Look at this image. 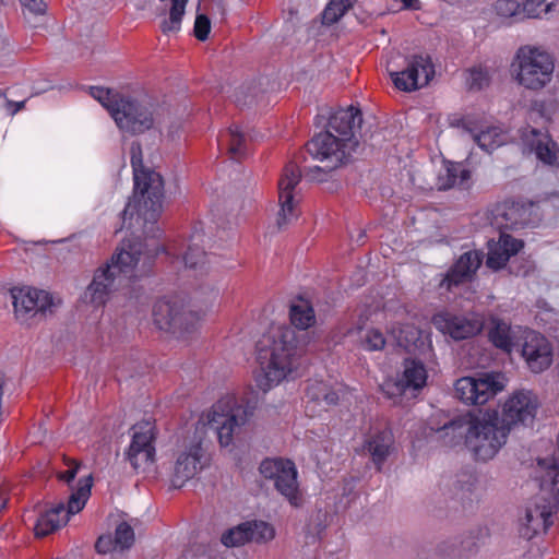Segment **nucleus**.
I'll list each match as a JSON object with an SVG mask.
<instances>
[{
  "mask_svg": "<svg viewBox=\"0 0 559 559\" xmlns=\"http://www.w3.org/2000/svg\"><path fill=\"white\" fill-rule=\"evenodd\" d=\"M218 146L226 150L235 160L240 159L247 154V138L238 126H231L219 134Z\"/></svg>",
  "mask_w": 559,
  "mask_h": 559,
  "instance_id": "obj_30",
  "label": "nucleus"
},
{
  "mask_svg": "<svg viewBox=\"0 0 559 559\" xmlns=\"http://www.w3.org/2000/svg\"><path fill=\"white\" fill-rule=\"evenodd\" d=\"M211 14L213 16L218 15L221 21L225 19L226 10L223 0H211Z\"/></svg>",
  "mask_w": 559,
  "mask_h": 559,
  "instance_id": "obj_54",
  "label": "nucleus"
},
{
  "mask_svg": "<svg viewBox=\"0 0 559 559\" xmlns=\"http://www.w3.org/2000/svg\"><path fill=\"white\" fill-rule=\"evenodd\" d=\"M91 96L98 100L103 107H105L110 116L114 118V114L116 109L120 108V104L126 97H121L118 93H114L109 88H104L99 86L91 87Z\"/></svg>",
  "mask_w": 559,
  "mask_h": 559,
  "instance_id": "obj_36",
  "label": "nucleus"
},
{
  "mask_svg": "<svg viewBox=\"0 0 559 559\" xmlns=\"http://www.w3.org/2000/svg\"><path fill=\"white\" fill-rule=\"evenodd\" d=\"M466 130L472 134L474 142L486 153H491L508 141L507 132L498 126L487 127L479 132H474L468 128Z\"/></svg>",
  "mask_w": 559,
  "mask_h": 559,
  "instance_id": "obj_32",
  "label": "nucleus"
},
{
  "mask_svg": "<svg viewBox=\"0 0 559 559\" xmlns=\"http://www.w3.org/2000/svg\"><path fill=\"white\" fill-rule=\"evenodd\" d=\"M307 152L313 159L319 162H331L334 165H342L354 150L349 144L341 141L334 133L329 131L314 135L307 144Z\"/></svg>",
  "mask_w": 559,
  "mask_h": 559,
  "instance_id": "obj_20",
  "label": "nucleus"
},
{
  "mask_svg": "<svg viewBox=\"0 0 559 559\" xmlns=\"http://www.w3.org/2000/svg\"><path fill=\"white\" fill-rule=\"evenodd\" d=\"M202 242L203 233L195 229L190 237L189 246L182 257L186 267L200 274L207 272L211 264L210 257L201 247Z\"/></svg>",
  "mask_w": 559,
  "mask_h": 559,
  "instance_id": "obj_28",
  "label": "nucleus"
},
{
  "mask_svg": "<svg viewBox=\"0 0 559 559\" xmlns=\"http://www.w3.org/2000/svg\"><path fill=\"white\" fill-rule=\"evenodd\" d=\"M432 324L444 335L455 341L466 340L477 335L484 328V319L480 314H457L449 311L436 313Z\"/></svg>",
  "mask_w": 559,
  "mask_h": 559,
  "instance_id": "obj_16",
  "label": "nucleus"
},
{
  "mask_svg": "<svg viewBox=\"0 0 559 559\" xmlns=\"http://www.w3.org/2000/svg\"><path fill=\"white\" fill-rule=\"evenodd\" d=\"M534 479L538 483L543 492L548 495V507L536 506L534 509H527L524 518L521 534L531 539L540 531L546 532L552 524L551 509L559 503V453L551 457L538 459L534 467Z\"/></svg>",
  "mask_w": 559,
  "mask_h": 559,
  "instance_id": "obj_4",
  "label": "nucleus"
},
{
  "mask_svg": "<svg viewBox=\"0 0 559 559\" xmlns=\"http://www.w3.org/2000/svg\"><path fill=\"white\" fill-rule=\"evenodd\" d=\"M258 93V84L252 80L235 87L230 97L237 107L243 108L250 107L257 102Z\"/></svg>",
  "mask_w": 559,
  "mask_h": 559,
  "instance_id": "obj_35",
  "label": "nucleus"
},
{
  "mask_svg": "<svg viewBox=\"0 0 559 559\" xmlns=\"http://www.w3.org/2000/svg\"><path fill=\"white\" fill-rule=\"evenodd\" d=\"M251 415L252 412L242 405L233 406L227 413H224L222 405L218 404L213 407L209 428L216 432L222 447H228L233 442V436Z\"/></svg>",
  "mask_w": 559,
  "mask_h": 559,
  "instance_id": "obj_18",
  "label": "nucleus"
},
{
  "mask_svg": "<svg viewBox=\"0 0 559 559\" xmlns=\"http://www.w3.org/2000/svg\"><path fill=\"white\" fill-rule=\"evenodd\" d=\"M405 9L418 10L420 8L419 0H402Z\"/></svg>",
  "mask_w": 559,
  "mask_h": 559,
  "instance_id": "obj_55",
  "label": "nucleus"
},
{
  "mask_svg": "<svg viewBox=\"0 0 559 559\" xmlns=\"http://www.w3.org/2000/svg\"><path fill=\"white\" fill-rule=\"evenodd\" d=\"M427 370L425 365L417 359H405L403 362V372L396 380H386L381 385L383 394L397 403V399L411 392L413 396L426 385Z\"/></svg>",
  "mask_w": 559,
  "mask_h": 559,
  "instance_id": "obj_13",
  "label": "nucleus"
},
{
  "mask_svg": "<svg viewBox=\"0 0 559 559\" xmlns=\"http://www.w3.org/2000/svg\"><path fill=\"white\" fill-rule=\"evenodd\" d=\"M247 527L249 526L247 525V522H245L236 527L229 528L222 535V544L226 547H237L248 543L249 538Z\"/></svg>",
  "mask_w": 559,
  "mask_h": 559,
  "instance_id": "obj_42",
  "label": "nucleus"
},
{
  "mask_svg": "<svg viewBox=\"0 0 559 559\" xmlns=\"http://www.w3.org/2000/svg\"><path fill=\"white\" fill-rule=\"evenodd\" d=\"M504 380L500 372L463 377L455 382V396L466 405H483L504 389Z\"/></svg>",
  "mask_w": 559,
  "mask_h": 559,
  "instance_id": "obj_9",
  "label": "nucleus"
},
{
  "mask_svg": "<svg viewBox=\"0 0 559 559\" xmlns=\"http://www.w3.org/2000/svg\"><path fill=\"white\" fill-rule=\"evenodd\" d=\"M457 537L449 538L437 546V552L445 558H462Z\"/></svg>",
  "mask_w": 559,
  "mask_h": 559,
  "instance_id": "obj_49",
  "label": "nucleus"
},
{
  "mask_svg": "<svg viewBox=\"0 0 559 559\" xmlns=\"http://www.w3.org/2000/svg\"><path fill=\"white\" fill-rule=\"evenodd\" d=\"M321 163L323 164L322 166L317 165L313 167H308L305 170V177L309 180L321 182V181L326 180L330 173H332L333 170H335L337 167L341 166V165H334L331 162H321Z\"/></svg>",
  "mask_w": 559,
  "mask_h": 559,
  "instance_id": "obj_46",
  "label": "nucleus"
},
{
  "mask_svg": "<svg viewBox=\"0 0 559 559\" xmlns=\"http://www.w3.org/2000/svg\"><path fill=\"white\" fill-rule=\"evenodd\" d=\"M473 413L457 416L436 430L438 440L447 447H455L464 441L467 447V438L471 431Z\"/></svg>",
  "mask_w": 559,
  "mask_h": 559,
  "instance_id": "obj_26",
  "label": "nucleus"
},
{
  "mask_svg": "<svg viewBox=\"0 0 559 559\" xmlns=\"http://www.w3.org/2000/svg\"><path fill=\"white\" fill-rule=\"evenodd\" d=\"M466 82L469 90L480 91L489 85L490 79L486 70L474 68L468 71Z\"/></svg>",
  "mask_w": 559,
  "mask_h": 559,
  "instance_id": "obj_47",
  "label": "nucleus"
},
{
  "mask_svg": "<svg viewBox=\"0 0 559 559\" xmlns=\"http://www.w3.org/2000/svg\"><path fill=\"white\" fill-rule=\"evenodd\" d=\"M114 120L122 132L132 135L143 133L156 123L153 107L131 98L122 100L120 108L115 110Z\"/></svg>",
  "mask_w": 559,
  "mask_h": 559,
  "instance_id": "obj_14",
  "label": "nucleus"
},
{
  "mask_svg": "<svg viewBox=\"0 0 559 559\" xmlns=\"http://www.w3.org/2000/svg\"><path fill=\"white\" fill-rule=\"evenodd\" d=\"M432 74L433 68L429 57L414 55L408 59L403 71L391 72V79L396 88L411 92L426 86Z\"/></svg>",
  "mask_w": 559,
  "mask_h": 559,
  "instance_id": "obj_21",
  "label": "nucleus"
},
{
  "mask_svg": "<svg viewBox=\"0 0 559 559\" xmlns=\"http://www.w3.org/2000/svg\"><path fill=\"white\" fill-rule=\"evenodd\" d=\"M144 3H145V0H140L139 3H136L135 5L139 8V9H142L144 7Z\"/></svg>",
  "mask_w": 559,
  "mask_h": 559,
  "instance_id": "obj_59",
  "label": "nucleus"
},
{
  "mask_svg": "<svg viewBox=\"0 0 559 559\" xmlns=\"http://www.w3.org/2000/svg\"><path fill=\"white\" fill-rule=\"evenodd\" d=\"M384 344L385 338L377 329H370L361 336V346L367 350H380Z\"/></svg>",
  "mask_w": 559,
  "mask_h": 559,
  "instance_id": "obj_48",
  "label": "nucleus"
},
{
  "mask_svg": "<svg viewBox=\"0 0 559 559\" xmlns=\"http://www.w3.org/2000/svg\"><path fill=\"white\" fill-rule=\"evenodd\" d=\"M509 433L497 411L473 414L467 449L476 460L489 461L506 444Z\"/></svg>",
  "mask_w": 559,
  "mask_h": 559,
  "instance_id": "obj_5",
  "label": "nucleus"
},
{
  "mask_svg": "<svg viewBox=\"0 0 559 559\" xmlns=\"http://www.w3.org/2000/svg\"><path fill=\"white\" fill-rule=\"evenodd\" d=\"M393 445V436L391 431L383 430L366 440L364 449L371 456L372 462L380 471L382 464L388 459Z\"/></svg>",
  "mask_w": 559,
  "mask_h": 559,
  "instance_id": "obj_29",
  "label": "nucleus"
},
{
  "mask_svg": "<svg viewBox=\"0 0 559 559\" xmlns=\"http://www.w3.org/2000/svg\"><path fill=\"white\" fill-rule=\"evenodd\" d=\"M355 1L356 0H330L322 14L323 22L329 25L337 22L353 8Z\"/></svg>",
  "mask_w": 559,
  "mask_h": 559,
  "instance_id": "obj_39",
  "label": "nucleus"
},
{
  "mask_svg": "<svg viewBox=\"0 0 559 559\" xmlns=\"http://www.w3.org/2000/svg\"><path fill=\"white\" fill-rule=\"evenodd\" d=\"M481 261L483 257L478 251H467L463 253L448 271L440 286L450 290L453 286H457L469 280L480 266Z\"/></svg>",
  "mask_w": 559,
  "mask_h": 559,
  "instance_id": "obj_25",
  "label": "nucleus"
},
{
  "mask_svg": "<svg viewBox=\"0 0 559 559\" xmlns=\"http://www.w3.org/2000/svg\"><path fill=\"white\" fill-rule=\"evenodd\" d=\"M247 525L249 526L247 527L249 542L265 543L275 535L273 526L266 522L252 521L247 522Z\"/></svg>",
  "mask_w": 559,
  "mask_h": 559,
  "instance_id": "obj_40",
  "label": "nucleus"
},
{
  "mask_svg": "<svg viewBox=\"0 0 559 559\" xmlns=\"http://www.w3.org/2000/svg\"><path fill=\"white\" fill-rule=\"evenodd\" d=\"M515 210H516V209H515V206H514V205H513L512 207H510V209H509V211L506 213V218H507V219H511V217H512V215H513V213H514V211H515Z\"/></svg>",
  "mask_w": 559,
  "mask_h": 559,
  "instance_id": "obj_58",
  "label": "nucleus"
},
{
  "mask_svg": "<svg viewBox=\"0 0 559 559\" xmlns=\"http://www.w3.org/2000/svg\"><path fill=\"white\" fill-rule=\"evenodd\" d=\"M118 550H126L134 544V531L127 522H121L115 530L112 536Z\"/></svg>",
  "mask_w": 559,
  "mask_h": 559,
  "instance_id": "obj_43",
  "label": "nucleus"
},
{
  "mask_svg": "<svg viewBox=\"0 0 559 559\" xmlns=\"http://www.w3.org/2000/svg\"><path fill=\"white\" fill-rule=\"evenodd\" d=\"M488 536L487 528H477L468 532L467 534L457 537L460 540V549L462 558H471L474 556L479 548L485 544V539Z\"/></svg>",
  "mask_w": 559,
  "mask_h": 559,
  "instance_id": "obj_34",
  "label": "nucleus"
},
{
  "mask_svg": "<svg viewBox=\"0 0 559 559\" xmlns=\"http://www.w3.org/2000/svg\"><path fill=\"white\" fill-rule=\"evenodd\" d=\"M493 8L501 17H514L515 21H522V5L515 0H497Z\"/></svg>",
  "mask_w": 559,
  "mask_h": 559,
  "instance_id": "obj_44",
  "label": "nucleus"
},
{
  "mask_svg": "<svg viewBox=\"0 0 559 559\" xmlns=\"http://www.w3.org/2000/svg\"><path fill=\"white\" fill-rule=\"evenodd\" d=\"M14 314L19 322L28 323L31 319H44L52 310V297L49 293L32 287H13L10 290Z\"/></svg>",
  "mask_w": 559,
  "mask_h": 559,
  "instance_id": "obj_11",
  "label": "nucleus"
},
{
  "mask_svg": "<svg viewBox=\"0 0 559 559\" xmlns=\"http://www.w3.org/2000/svg\"><path fill=\"white\" fill-rule=\"evenodd\" d=\"M154 439L153 427L150 423L138 424L133 426L132 440L127 452L155 449Z\"/></svg>",
  "mask_w": 559,
  "mask_h": 559,
  "instance_id": "obj_33",
  "label": "nucleus"
},
{
  "mask_svg": "<svg viewBox=\"0 0 559 559\" xmlns=\"http://www.w3.org/2000/svg\"><path fill=\"white\" fill-rule=\"evenodd\" d=\"M126 459L135 471H147L155 460V449L126 452Z\"/></svg>",
  "mask_w": 559,
  "mask_h": 559,
  "instance_id": "obj_41",
  "label": "nucleus"
},
{
  "mask_svg": "<svg viewBox=\"0 0 559 559\" xmlns=\"http://www.w3.org/2000/svg\"><path fill=\"white\" fill-rule=\"evenodd\" d=\"M24 9V13L41 15L46 12V4L43 0H19Z\"/></svg>",
  "mask_w": 559,
  "mask_h": 559,
  "instance_id": "obj_51",
  "label": "nucleus"
},
{
  "mask_svg": "<svg viewBox=\"0 0 559 559\" xmlns=\"http://www.w3.org/2000/svg\"><path fill=\"white\" fill-rule=\"evenodd\" d=\"M354 490V484L353 483H348L345 485L344 487V493L346 495H350Z\"/></svg>",
  "mask_w": 559,
  "mask_h": 559,
  "instance_id": "obj_57",
  "label": "nucleus"
},
{
  "mask_svg": "<svg viewBox=\"0 0 559 559\" xmlns=\"http://www.w3.org/2000/svg\"><path fill=\"white\" fill-rule=\"evenodd\" d=\"M301 178V170L295 162H289L278 180V201L281 209L276 217V226L280 230L286 228L298 216L294 200V190Z\"/></svg>",
  "mask_w": 559,
  "mask_h": 559,
  "instance_id": "obj_17",
  "label": "nucleus"
},
{
  "mask_svg": "<svg viewBox=\"0 0 559 559\" xmlns=\"http://www.w3.org/2000/svg\"><path fill=\"white\" fill-rule=\"evenodd\" d=\"M516 80L525 88L537 91L552 79L554 57L544 48L525 45L515 53Z\"/></svg>",
  "mask_w": 559,
  "mask_h": 559,
  "instance_id": "obj_6",
  "label": "nucleus"
},
{
  "mask_svg": "<svg viewBox=\"0 0 559 559\" xmlns=\"http://www.w3.org/2000/svg\"><path fill=\"white\" fill-rule=\"evenodd\" d=\"M92 488V476L79 480L78 487L69 497L68 506L60 502L57 506L40 512L36 520L34 531L37 537H44L57 531L69 521L70 514L80 512L90 495Z\"/></svg>",
  "mask_w": 559,
  "mask_h": 559,
  "instance_id": "obj_7",
  "label": "nucleus"
},
{
  "mask_svg": "<svg viewBox=\"0 0 559 559\" xmlns=\"http://www.w3.org/2000/svg\"><path fill=\"white\" fill-rule=\"evenodd\" d=\"M522 357L525 359L528 368L533 372H542L547 369L552 361V348L548 340L540 333L525 329L520 347Z\"/></svg>",
  "mask_w": 559,
  "mask_h": 559,
  "instance_id": "obj_19",
  "label": "nucleus"
},
{
  "mask_svg": "<svg viewBox=\"0 0 559 559\" xmlns=\"http://www.w3.org/2000/svg\"><path fill=\"white\" fill-rule=\"evenodd\" d=\"M391 333L397 342V345L408 349L420 338V331L409 323L393 325Z\"/></svg>",
  "mask_w": 559,
  "mask_h": 559,
  "instance_id": "obj_37",
  "label": "nucleus"
},
{
  "mask_svg": "<svg viewBox=\"0 0 559 559\" xmlns=\"http://www.w3.org/2000/svg\"><path fill=\"white\" fill-rule=\"evenodd\" d=\"M361 112L356 107L338 109L329 119L326 131L334 133L341 141L349 144L350 150L358 146L357 132L360 129Z\"/></svg>",
  "mask_w": 559,
  "mask_h": 559,
  "instance_id": "obj_22",
  "label": "nucleus"
},
{
  "mask_svg": "<svg viewBox=\"0 0 559 559\" xmlns=\"http://www.w3.org/2000/svg\"><path fill=\"white\" fill-rule=\"evenodd\" d=\"M523 151L535 153L536 157L545 164H554L557 160L555 142L546 130L527 126L521 130Z\"/></svg>",
  "mask_w": 559,
  "mask_h": 559,
  "instance_id": "obj_23",
  "label": "nucleus"
},
{
  "mask_svg": "<svg viewBox=\"0 0 559 559\" xmlns=\"http://www.w3.org/2000/svg\"><path fill=\"white\" fill-rule=\"evenodd\" d=\"M211 31V21L206 14H198L194 22V35L199 40H205Z\"/></svg>",
  "mask_w": 559,
  "mask_h": 559,
  "instance_id": "obj_50",
  "label": "nucleus"
},
{
  "mask_svg": "<svg viewBox=\"0 0 559 559\" xmlns=\"http://www.w3.org/2000/svg\"><path fill=\"white\" fill-rule=\"evenodd\" d=\"M95 549L98 554H108L118 550L114 537L110 534L99 536L96 540Z\"/></svg>",
  "mask_w": 559,
  "mask_h": 559,
  "instance_id": "obj_52",
  "label": "nucleus"
},
{
  "mask_svg": "<svg viewBox=\"0 0 559 559\" xmlns=\"http://www.w3.org/2000/svg\"><path fill=\"white\" fill-rule=\"evenodd\" d=\"M538 405L537 396L532 391H516L506 401L499 420L509 431L518 425L527 426L533 423Z\"/></svg>",
  "mask_w": 559,
  "mask_h": 559,
  "instance_id": "obj_15",
  "label": "nucleus"
},
{
  "mask_svg": "<svg viewBox=\"0 0 559 559\" xmlns=\"http://www.w3.org/2000/svg\"><path fill=\"white\" fill-rule=\"evenodd\" d=\"M524 242L508 234H500L498 242L489 247L486 264L489 269L498 271L506 266L512 255H515Z\"/></svg>",
  "mask_w": 559,
  "mask_h": 559,
  "instance_id": "obj_27",
  "label": "nucleus"
},
{
  "mask_svg": "<svg viewBox=\"0 0 559 559\" xmlns=\"http://www.w3.org/2000/svg\"><path fill=\"white\" fill-rule=\"evenodd\" d=\"M308 395L316 401L323 400L326 405H335L338 402V394L329 390L323 383H317L309 388Z\"/></svg>",
  "mask_w": 559,
  "mask_h": 559,
  "instance_id": "obj_45",
  "label": "nucleus"
},
{
  "mask_svg": "<svg viewBox=\"0 0 559 559\" xmlns=\"http://www.w3.org/2000/svg\"><path fill=\"white\" fill-rule=\"evenodd\" d=\"M140 259V249L136 245H126L111 257L109 262L99 266L91 284L84 292V301L94 307L104 306L112 292L121 284L123 278H131L134 266Z\"/></svg>",
  "mask_w": 559,
  "mask_h": 559,
  "instance_id": "obj_3",
  "label": "nucleus"
},
{
  "mask_svg": "<svg viewBox=\"0 0 559 559\" xmlns=\"http://www.w3.org/2000/svg\"><path fill=\"white\" fill-rule=\"evenodd\" d=\"M260 474L274 481L275 489L285 497L294 507L301 501L299 485L297 481V469L289 460L265 459L259 466Z\"/></svg>",
  "mask_w": 559,
  "mask_h": 559,
  "instance_id": "obj_10",
  "label": "nucleus"
},
{
  "mask_svg": "<svg viewBox=\"0 0 559 559\" xmlns=\"http://www.w3.org/2000/svg\"><path fill=\"white\" fill-rule=\"evenodd\" d=\"M210 457L200 439H194L177 454L170 483L174 488H181L199 472L209 465Z\"/></svg>",
  "mask_w": 559,
  "mask_h": 559,
  "instance_id": "obj_12",
  "label": "nucleus"
},
{
  "mask_svg": "<svg viewBox=\"0 0 559 559\" xmlns=\"http://www.w3.org/2000/svg\"><path fill=\"white\" fill-rule=\"evenodd\" d=\"M153 319L158 329L182 335L194 329L199 316L187 307L182 298L171 296L154 304Z\"/></svg>",
  "mask_w": 559,
  "mask_h": 559,
  "instance_id": "obj_8",
  "label": "nucleus"
},
{
  "mask_svg": "<svg viewBox=\"0 0 559 559\" xmlns=\"http://www.w3.org/2000/svg\"><path fill=\"white\" fill-rule=\"evenodd\" d=\"M525 329L520 325L513 326L500 318L492 317L489 322L488 338L496 348L511 354L520 347Z\"/></svg>",
  "mask_w": 559,
  "mask_h": 559,
  "instance_id": "obj_24",
  "label": "nucleus"
},
{
  "mask_svg": "<svg viewBox=\"0 0 559 559\" xmlns=\"http://www.w3.org/2000/svg\"><path fill=\"white\" fill-rule=\"evenodd\" d=\"M289 317L292 326H281L269 338V349L259 348L258 360L262 374L257 377L258 386L266 392L292 374L300 366L299 359L310 344L307 331L314 322V311L307 302L294 304Z\"/></svg>",
  "mask_w": 559,
  "mask_h": 559,
  "instance_id": "obj_1",
  "label": "nucleus"
},
{
  "mask_svg": "<svg viewBox=\"0 0 559 559\" xmlns=\"http://www.w3.org/2000/svg\"><path fill=\"white\" fill-rule=\"evenodd\" d=\"M69 468L58 474V478L70 484L76 476L80 465L74 461L68 463Z\"/></svg>",
  "mask_w": 559,
  "mask_h": 559,
  "instance_id": "obj_53",
  "label": "nucleus"
},
{
  "mask_svg": "<svg viewBox=\"0 0 559 559\" xmlns=\"http://www.w3.org/2000/svg\"><path fill=\"white\" fill-rule=\"evenodd\" d=\"M8 502V491L0 487V512L5 508Z\"/></svg>",
  "mask_w": 559,
  "mask_h": 559,
  "instance_id": "obj_56",
  "label": "nucleus"
},
{
  "mask_svg": "<svg viewBox=\"0 0 559 559\" xmlns=\"http://www.w3.org/2000/svg\"><path fill=\"white\" fill-rule=\"evenodd\" d=\"M131 166L133 168L134 180V203H127L122 211V218L126 222L127 216L138 214L145 226L151 224L153 233L154 224L162 213L164 199V180L155 170L145 168L143 165V153L139 142H132L130 147Z\"/></svg>",
  "mask_w": 559,
  "mask_h": 559,
  "instance_id": "obj_2",
  "label": "nucleus"
},
{
  "mask_svg": "<svg viewBox=\"0 0 559 559\" xmlns=\"http://www.w3.org/2000/svg\"><path fill=\"white\" fill-rule=\"evenodd\" d=\"M554 10V1L549 0H526L522 4V20L543 19Z\"/></svg>",
  "mask_w": 559,
  "mask_h": 559,
  "instance_id": "obj_38",
  "label": "nucleus"
},
{
  "mask_svg": "<svg viewBox=\"0 0 559 559\" xmlns=\"http://www.w3.org/2000/svg\"><path fill=\"white\" fill-rule=\"evenodd\" d=\"M471 178V171L461 164L450 163L438 176V189L448 190L453 187L466 188Z\"/></svg>",
  "mask_w": 559,
  "mask_h": 559,
  "instance_id": "obj_31",
  "label": "nucleus"
}]
</instances>
